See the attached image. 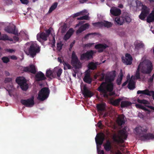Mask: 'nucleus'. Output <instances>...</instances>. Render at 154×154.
Instances as JSON below:
<instances>
[{"label":"nucleus","instance_id":"obj_1","mask_svg":"<svg viewBox=\"0 0 154 154\" xmlns=\"http://www.w3.org/2000/svg\"><path fill=\"white\" fill-rule=\"evenodd\" d=\"M146 57L144 56L142 58L138 67L135 76H132L128 81V88L133 89L135 88V79H140V71L144 74H149L153 69V65L151 61L146 59Z\"/></svg>","mask_w":154,"mask_h":154},{"label":"nucleus","instance_id":"obj_2","mask_svg":"<svg viewBox=\"0 0 154 154\" xmlns=\"http://www.w3.org/2000/svg\"><path fill=\"white\" fill-rule=\"evenodd\" d=\"M115 76L114 72H113L112 77L106 78L105 79L106 82H103L98 88V91L103 94L104 97H108V95L113 94V93L111 92L113 89V85L111 82L114 80Z\"/></svg>","mask_w":154,"mask_h":154},{"label":"nucleus","instance_id":"obj_3","mask_svg":"<svg viewBox=\"0 0 154 154\" xmlns=\"http://www.w3.org/2000/svg\"><path fill=\"white\" fill-rule=\"evenodd\" d=\"M147 129L145 127L138 126L136 128L134 132L135 134L139 135L141 137L142 140H149L154 138V135L150 134H145Z\"/></svg>","mask_w":154,"mask_h":154},{"label":"nucleus","instance_id":"obj_4","mask_svg":"<svg viewBox=\"0 0 154 154\" xmlns=\"http://www.w3.org/2000/svg\"><path fill=\"white\" fill-rule=\"evenodd\" d=\"M52 30V29L50 28L46 30V33L42 32L38 33L37 35V40L40 42H41V39L44 41H46L47 40V37L50 34H51L53 40L52 41H50V42L51 44V47L54 48V47H55V41L54 38V35L53 34Z\"/></svg>","mask_w":154,"mask_h":154},{"label":"nucleus","instance_id":"obj_5","mask_svg":"<svg viewBox=\"0 0 154 154\" xmlns=\"http://www.w3.org/2000/svg\"><path fill=\"white\" fill-rule=\"evenodd\" d=\"M128 129V128L125 127L123 129L119 131L117 134H114L113 137L114 141L117 143H123L127 137V131Z\"/></svg>","mask_w":154,"mask_h":154},{"label":"nucleus","instance_id":"obj_6","mask_svg":"<svg viewBox=\"0 0 154 154\" xmlns=\"http://www.w3.org/2000/svg\"><path fill=\"white\" fill-rule=\"evenodd\" d=\"M26 45H30V48L27 51L25 50V52L27 54L30 55L32 57H33L37 53H38L40 51V48L35 42L27 43Z\"/></svg>","mask_w":154,"mask_h":154},{"label":"nucleus","instance_id":"obj_7","mask_svg":"<svg viewBox=\"0 0 154 154\" xmlns=\"http://www.w3.org/2000/svg\"><path fill=\"white\" fill-rule=\"evenodd\" d=\"M136 3L137 8L142 10L141 13L139 16V17L141 20H143L150 12V10L146 6L143 5L140 1H137Z\"/></svg>","mask_w":154,"mask_h":154},{"label":"nucleus","instance_id":"obj_8","mask_svg":"<svg viewBox=\"0 0 154 154\" xmlns=\"http://www.w3.org/2000/svg\"><path fill=\"white\" fill-rule=\"evenodd\" d=\"M104 135L103 133L98 134H97L95 138V141L97 144V150L98 154H104V151L103 150H99L100 147L98 145H101L104 139Z\"/></svg>","mask_w":154,"mask_h":154},{"label":"nucleus","instance_id":"obj_9","mask_svg":"<svg viewBox=\"0 0 154 154\" xmlns=\"http://www.w3.org/2000/svg\"><path fill=\"white\" fill-rule=\"evenodd\" d=\"M49 93V91L48 88H43L39 91L38 98L40 100H43L48 97Z\"/></svg>","mask_w":154,"mask_h":154},{"label":"nucleus","instance_id":"obj_10","mask_svg":"<svg viewBox=\"0 0 154 154\" xmlns=\"http://www.w3.org/2000/svg\"><path fill=\"white\" fill-rule=\"evenodd\" d=\"M16 82L20 85L21 89L23 90H26L28 87V85L26 83V81L23 77H18L16 79Z\"/></svg>","mask_w":154,"mask_h":154},{"label":"nucleus","instance_id":"obj_11","mask_svg":"<svg viewBox=\"0 0 154 154\" xmlns=\"http://www.w3.org/2000/svg\"><path fill=\"white\" fill-rule=\"evenodd\" d=\"M71 64L76 68H79L80 65V63L78 60L75 52H72L71 60Z\"/></svg>","mask_w":154,"mask_h":154},{"label":"nucleus","instance_id":"obj_12","mask_svg":"<svg viewBox=\"0 0 154 154\" xmlns=\"http://www.w3.org/2000/svg\"><path fill=\"white\" fill-rule=\"evenodd\" d=\"M85 22L84 21H81L79 23L76 25V27L80 26L79 29L76 31V33L77 34H79L88 28L89 24L86 23L85 24H82Z\"/></svg>","mask_w":154,"mask_h":154},{"label":"nucleus","instance_id":"obj_13","mask_svg":"<svg viewBox=\"0 0 154 154\" xmlns=\"http://www.w3.org/2000/svg\"><path fill=\"white\" fill-rule=\"evenodd\" d=\"M34 97H32L31 98L27 100H22L21 101V103L27 107H31L34 104Z\"/></svg>","mask_w":154,"mask_h":154},{"label":"nucleus","instance_id":"obj_14","mask_svg":"<svg viewBox=\"0 0 154 154\" xmlns=\"http://www.w3.org/2000/svg\"><path fill=\"white\" fill-rule=\"evenodd\" d=\"M95 52L92 50L87 51L86 53L82 54L81 56V59L89 60L92 58L93 55Z\"/></svg>","mask_w":154,"mask_h":154},{"label":"nucleus","instance_id":"obj_15","mask_svg":"<svg viewBox=\"0 0 154 154\" xmlns=\"http://www.w3.org/2000/svg\"><path fill=\"white\" fill-rule=\"evenodd\" d=\"M108 44L105 43L98 44L95 46V48L99 52H102L105 49L109 47Z\"/></svg>","mask_w":154,"mask_h":154},{"label":"nucleus","instance_id":"obj_16","mask_svg":"<svg viewBox=\"0 0 154 154\" xmlns=\"http://www.w3.org/2000/svg\"><path fill=\"white\" fill-rule=\"evenodd\" d=\"M122 61L126 65H130L132 63V58L131 56L129 54H125V57H122Z\"/></svg>","mask_w":154,"mask_h":154},{"label":"nucleus","instance_id":"obj_17","mask_svg":"<svg viewBox=\"0 0 154 154\" xmlns=\"http://www.w3.org/2000/svg\"><path fill=\"white\" fill-rule=\"evenodd\" d=\"M110 15L112 16V15L114 16H118L120 14H121V11L119 8L115 7H112L111 8L110 11Z\"/></svg>","mask_w":154,"mask_h":154},{"label":"nucleus","instance_id":"obj_18","mask_svg":"<svg viewBox=\"0 0 154 154\" xmlns=\"http://www.w3.org/2000/svg\"><path fill=\"white\" fill-rule=\"evenodd\" d=\"M5 30L9 33H12L14 34H17V32L15 30V26L13 24H10L9 26H8L5 28Z\"/></svg>","mask_w":154,"mask_h":154},{"label":"nucleus","instance_id":"obj_19","mask_svg":"<svg viewBox=\"0 0 154 154\" xmlns=\"http://www.w3.org/2000/svg\"><path fill=\"white\" fill-rule=\"evenodd\" d=\"M82 93L85 97H91L93 95V93L88 90L85 86L83 87V90L82 91Z\"/></svg>","mask_w":154,"mask_h":154},{"label":"nucleus","instance_id":"obj_20","mask_svg":"<svg viewBox=\"0 0 154 154\" xmlns=\"http://www.w3.org/2000/svg\"><path fill=\"white\" fill-rule=\"evenodd\" d=\"M137 94H142L149 96H152L154 100V92L153 91H149L148 90H145L143 91L139 90L137 91Z\"/></svg>","mask_w":154,"mask_h":154},{"label":"nucleus","instance_id":"obj_21","mask_svg":"<svg viewBox=\"0 0 154 154\" xmlns=\"http://www.w3.org/2000/svg\"><path fill=\"white\" fill-rule=\"evenodd\" d=\"M24 70L26 72H29L35 74L36 72V69L33 65H30V66L24 68Z\"/></svg>","mask_w":154,"mask_h":154},{"label":"nucleus","instance_id":"obj_22","mask_svg":"<svg viewBox=\"0 0 154 154\" xmlns=\"http://www.w3.org/2000/svg\"><path fill=\"white\" fill-rule=\"evenodd\" d=\"M45 78H46L44 74L41 72H38L35 75L36 80L38 81L44 80Z\"/></svg>","mask_w":154,"mask_h":154},{"label":"nucleus","instance_id":"obj_23","mask_svg":"<svg viewBox=\"0 0 154 154\" xmlns=\"http://www.w3.org/2000/svg\"><path fill=\"white\" fill-rule=\"evenodd\" d=\"M83 80L84 82L89 84L91 82L92 79L90 76V73L88 71L85 73Z\"/></svg>","mask_w":154,"mask_h":154},{"label":"nucleus","instance_id":"obj_24","mask_svg":"<svg viewBox=\"0 0 154 154\" xmlns=\"http://www.w3.org/2000/svg\"><path fill=\"white\" fill-rule=\"evenodd\" d=\"M117 122L119 125H122L124 124L125 119L123 115H121L119 116L117 120Z\"/></svg>","mask_w":154,"mask_h":154},{"label":"nucleus","instance_id":"obj_25","mask_svg":"<svg viewBox=\"0 0 154 154\" xmlns=\"http://www.w3.org/2000/svg\"><path fill=\"white\" fill-rule=\"evenodd\" d=\"M74 30L72 28H70L64 37V39L66 40L68 39L73 34Z\"/></svg>","mask_w":154,"mask_h":154},{"label":"nucleus","instance_id":"obj_26","mask_svg":"<svg viewBox=\"0 0 154 154\" xmlns=\"http://www.w3.org/2000/svg\"><path fill=\"white\" fill-rule=\"evenodd\" d=\"M115 21L117 24L121 25L125 22L124 17L122 16L120 17H117L115 19Z\"/></svg>","mask_w":154,"mask_h":154},{"label":"nucleus","instance_id":"obj_27","mask_svg":"<svg viewBox=\"0 0 154 154\" xmlns=\"http://www.w3.org/2000/svg\"><path fill=\"white\" fill-rule=\"evenodd\" d=\"M147 21L148 23H150L154 21V8L151 14L148 16Z\"/></svg>","mask_w":154,"mask_h":154},{"label":"nucleus","instance_id":"obj_28","mask_svg":"<svg viewBox=\"0 0 154 154\" xmlns=\"http://www.w3.org/2000/svg\"><path fill=\"white\" fill-rule=\"evenodd\" d=\"M68 27L67 24L64 23L60 27L59 30L62 33H64L66 31Z\"/></svg>","mask_w":154,"mask_h":154},{"label":"nucleus","instance_id":"obj_29","mask_svg":"<svg viewBox=\"0 0 154 154\" xmlns=\"http://www.w3.org/2000/svg\"><path fill=\"white\" fill-rule=\"evenodd\" d=\"M136 48L138 49L140 48H143L144 45L142 42H137L135 43Z\"/></svg>","mask_w":154,"mask_h":154},{"label":"nucleus","instance_id":"obj_30","mask_svg":"<svg viewBox=\"0 0 154 154\" xmlns=\"http://www.w3.org/2000/svg\"><path fill=\"white\" fill-rule=\"evenodd\" d=\"M87 13L88 12L86 10H84L82 11L73 14V17H75L80 15H84L85 14H87Z\"/></svg>","mask_w":154,"mask_h":154},{"label":"nucleus","instance_id":"obj_31","mask_svg":"<svg viewBox=\"0 0 154 154\" xmlns=\"http://www.w3.org/2000/svg\"><path fill=\"white\" fill-rule=\"evenodd\" d=\"M131 103L130 102L127 101H122L121 103V107H126L130 106Z\"/></svg>","mask_w":154,"mask_h":154},{"label":"nucleus","instance_id":"obj_32","mask_svg":"<svg viewBox=\"0 0 154 154\" xmlns=\"http://www.w3.org/2000/svg\"><path fill=\"white\" fill-rule=\"evenodd\" d=\"M57 5L58 4L57 2H56L54 3L50 8L48 13L49 14L51 13L56 8Z\"/></svg>","mask_w":154,"mask_h":154},{"label":"nucleus","instance_id":"obj_33","mask_svg":"<svg viewBox=\"0 0 154 154\" xmlns=\"http://www.w3.org/2000/svg\"><path fill=\"white\" fill-rule=\"evenodd\" d=\"M98 65L97 63H94L93 62H91L88 65V68L90 69H94L96 68L97 66Z\"/></svg>","mask_w":154,"mask_h":154},{"label":"nucleus","instance_id":"obj_34","mask_svg":"<svg viewBox=\"0 0 154 154\" xmlns=\"http://www.w3.org/2000/svg\"><path fill=\"white\" fill-rule=\"evenodd\" d=\"M54 72H55L57 73V76L59 77L62 72V69L60 68H58L57 67H56L54 68Z\"/></svg>","mask_w":154,"mask_h":154},{"label":"nucleus","instance_id":"obj_35","mask_svg":"<svg viewBox=\"0 0 154 154\" xmlns=\"http://www.w3.org/2000/svg\"><path fill=\"white\" fill-rule=\"evenodd\" d=\"M123 76V73L122 72V70H121V72L119 74V75L118 77V79L117 80V84L119 85H120L121 84V82L122 80Z\"/></svg>","mask_w":154,"mask_h":154},{"label":"nucleus","instance_id":"obj_36","mask_svg":"<svg viewBox=\"0 0 154 154\" xmlns=\"http://www.w3.org/2000/svg\"><path fill=\"white\" fill-rule=\"evenodd\" d=\"M104 147L105 149L107 151H109L111 149L110 143L107 141L104 145Z\"/></svg>","mask_w":154,"mask_h":154},{"label":"nucleus","instance_id":"obj_37","mask_svg":"<svg viewBox=\"0 0 154 154\" xmlns=\"http://www.w3.org/2000/svg\"><path fill=\"white\" fill-rule=\"evenodd\" d=\"M54 74V71L53 72L50 70V69H48L46 72V76L50 77L51 76H53V74Z\"/></svg>","mask_w":154,"mask_h":154},{"label":"nucleus","instance_id":"obj_38","mask_svg":"<svg viewBox=\"0 0 154 154\" xmlns=\"http://www.w3.org/2000/svg\"><path fill=\"white\" fill-rule=\"evenodd\" d=\"M122 17H124L125 22H130L131 21V19L128 15L123 14Z\"/></svg>","mask_w":154,"mask_h":154},{"label":"nucleus","instance_id":"obj_39","mask_svg":"<svg viewBox=\"0 0 154 154\" xmlns=\"http://www.w3.org/2000/svg\"><path fill=\"white\" fill-rule=\"evenodd\" d=\"M103 21L101 22H99L94 23L93 24V25L96 27L100 28L103 26Z\"/></svg>","mask_w":154,"mask_h":154},{"label":"nucleus","instance_id":"obj_40","mask_svg":"<svg viewBox=\"0 0 154 154\" xmlns=\"http://www.w3.org/2000/svg\"><path fill=\"white\" fill-rule=\"evenodd\" d=\"M123 100L122 98H119L115 100H113L111 102L112 104L116 106L118 105L121 101Z\"/></svg>","mask_w":154,"mask_h":154},{"label":"nucleus","instance_id":"obj_41","mask_svg":"<svg viewBox=\"0 0 154 154\" xmlns=\"http://www.w3.org/2000/svg\"><path fill=\"white\" fill-rule=\"evenodd\" d=\"M0 40H9L11 41H12L11 38L9 39L8 36L6 35H3L0 36Z\"/></svg>","mask_w":154,"mask_h":154},{"label":"nucleus","instance_id":"obj_42","mask_svg":"<svg viewBox=\"0 0 154 154\" xmlns=\"http://www.w3.org/2000/svg\"><path fill=\"white\" fill-rule=\"evenodd\" d=\"M103 26H104L108 28L111 26L112 25L110 22L105 21H103Z\"/></svg>","mask_w":154,"mask_h":154},{"label":"nucleus","instance_id":"obj_43","mask_svg":"<svg viewBox=\"0 0 154 154\" xmlns=\"http://www.w3.org/2000/svg\"><path fill=\"white\" fill-rule=\"evenodd\" d=\"M63 64L64 66V69H71V66L68 63L64 62L63 63Z\"/></svg>","mask_w":154,"mask_h":154},{"label":"nucleus","instance_id":"obj_44","mask_svg":"<svg viewBox=\"0 0 154 154\" xmlns=\"http://www.w3.org/2000/svg\"><path fill=\"white\" fill-rule=\"evenodd\" d=\"M105 105L104 104H99L97 106V108L99 111H102L104 109Z\"/></svg>","mask_w":154,"mask_h":154},{"label":"nucleus","instance_id":"obj_45","mask_svg":"<svg viewBox=\"0 0 154 154\" xmlns=\"http://www.w3.org/2000/svg\"><path fill=\"white\" fill-rule=\"evenodd\" d=\"M137 102L139 103H143L145 105H147L149 103L148 101L145 100L138 99Z\"/></svg>","mask_w":154,"mask_h":154},{"label":"nucleus","instance_id":"obj_46","mask_svg":"<svg viewBox=\"0 0 154 154\" xmlns=\"http://www.w3.org/2000/svg\"><path fill=\"white\" fill-rule=\"evenodd\" d=\"M136 106L137 108H141L142 109H144L145 110L148 111V112H150V111L149 110L145 108V107H143L140 104H136Z\"/></svg>","mask_w":154,"mask_h":154},{"label":"nucleus","instance_id":"obj_47","mask_svg":"<svg viewBox=\"0 0 154 154\" xmlns=\"http://www.w3.org/2000/svg\"><path fill=\"white\" fill-rule=\"evenodd\" d=\"M63 44L61 42H59L57 44V49L58 51H60L62 49Z\"/></svg>","mask_w":154,"mask_h":154},{"label":"nucleus","instance_id":"obj_48","mask_svg":"<svg viewBox=\"0 0 154 154\" xmlns=\"http://www.w3.org/2000/svg\"><path fill=\"white\" fill-rule=\"evenodd\" d=\"M78 20H88L89 19V17L88 15H86L84 16H83L82 17H80L79 18H78Z\"/></svg>","mask_w":154,"mask_h":154},{"label":"nucleus","instance_id":"obj_49","mask_svg":"<svg viewBox=\"0 0 154 154\" xmlns=\"http://www.w3.org/2000/svg\"><path fill=\"white\" fill-rule=\"evenodd\" d=\"M19 35H20L21 36H26L27 37V35L26 33H25L24 31H21L19 34Z\"/></svg>","mask_w":154,"mask_h":154},{"label":"nucleus","instance_id":"obj_50","mask_svg":"<svg viewBox=\"0 0 154 154\" xmlns=\"http://www.w3.org/2000/svg\"><path fill=\"white\" fill-rule=\"evenodd\" d=\"M3 61L5 63H7L9 61V59L8 58L5 57L2 58Z\"/></svg>","mask_w":154,"mask_h":154},{"label":"nucleus","instance_id":"obj_51","mask_svg":"<svg viewBox=\"0 0 154 154\" xmlns=\"http://www.w3.org/2000/svg\"><path fill=\"white\" fill-rule=\"evenodd\" d=\"M94 43H88L85 45V47L86 48H90L93 45Z\"/></svg>","mask_w":154,"mask_h":154},{"label":"nucleus","instance_id":"obj_52","mask_svg":"<svg viewBox=\"0 0 154 154\" xmlns=\"http://www.w3.org/2000/svg\"><path fill=\"white\" fill-rule=\"evenodd\" d=\"M22 3L24 4L27 5L29 3L28 0H20Z\"/></svg>","mask_w":154,"mask_h":154},{"label":"nucleus","instance_id":"obj_53","mask_svg":"<svg viewBox=\"0 0 154 154\" xmlns=\"http://www.w3.org/2000/svg\"><path fill=\"white\" fill-rule=\"evenodd\" d=\"M130 75H128V76H127V81L125 82H124L122 85V86H125L127 83H128V78H130Z\"/></svg>","mask_w":154,"mask_h":154},{"label":"nucleus","instance_id":"obj_54","mask_svg":"<svg viewBox=\"0 0 154 154\" xmlns=\"http://www.w3.org/2000/svg\"><path fill=\"white\" fill-rule=\"evenodd\" d=\"M94 34L93 33H88V34H87V35H86L84 37V38L85 39H87L89 37L92 35H93Z\"/></svg>","mask_w":154,"mask_h":154},{"label":"nucleus","instance_id":"obj_55","mask_svg":"<svg viewBox=\"0 0 154 154\" xmlns=\"http://www.w3.org/2000/svg\"><path fill=\"white\" fill-rule=\"evenodd\" d=\"M75 42V41H73V42H72L71 43V44L70 45V48H69V51H71L72 48L73 47V46L74 45Z\"/></svg>","mask_w":154,"mask_h":154},{"label":"nucleus","instance_id":"obj_56","mask_svg":"<svg viewBox=\"0 0 154 154\" xmlns=\"http://www.w3.org/2000/svg\"><path fill=\"white\" fill-rule=\"evenodd\" d=\"M10 88L8 87V89L7 90V91H8L9 94L10 95V91H11V90H13V87L12 85H10Z\"/></svg>","mask_w":154,"mask_h":154},{"label":"nucleus","instance_id":"obj_57","mask_svg":"<svg viewBox=\"0 0 154 154\" xmlns=\"http://www.w3.org/2000/svg\"><path fill=\"white\" fill-rule=\"evenodd\" d=\"M12 79L11 78H8L5 79V82H10L11 81Z\"/></svg>","mask_w":154,"mask_h":154},{"label":"nucleus","instance_id":"obj_58","mask_svg":"<svg viewBox=\"0 0 154 154\" xmlns=\"http://www.w3.org/2000/svg\"><path fill=\"white\" fill-rule=\"evenodd\" d=\"M101 122V121H99L97 125V126L100 128H101L102 127V124Z\"/></svg>","mask_w":154,"mask_h":154},{"label":"nucleus","instance_id":"obj_59","mask_svg":"<svg viewBox=\"0 0 154 154\" xmlns=\"http://www.w3.org/2000/svg\"><path fill=\"white\" fill-rule=\"evenodd\" d=\"M6 51L10 53H13L15 52V50L13 49H7Z\"/></svg>","mask_w":154,"mask_h":154},{"label":"nucleus","instance_id":"obj_60","mask_svg":"<svg viewBox=\"0 0 154 154\" xmlns=\"http://www.w3.org/2000/svg\"><path fill=\"white\" fill-rule=\"evenodd\" d=\"M11 59H13V60H16L17 59L16 57L15 56H14V55L11 56Z\"/></svg>","mask_w":154,"mask_h":154},{"label":"nucleus","instance_id":"obj_61","mask_svg":"<svg viewBox=\"0 0 154 154\" xmlns=\"http://www.w3.org/2000/svg\"><path fill=\"white\" fill-rule=\"evenodd\" d=\"M88 0H80L79 2L81 3H83L85 2Z\"/></svg>","mask_w":154,"mask_h":154},{"label":"nucleus","instance_id":"obj_62","mask_svg":"<svg viewBox=\"0 0 154 154\" xmlns=\"http://www.w3.org/2000/svg\"><path fill=\"white\" fill-rule=\"evenodd\" d=\"M14 39L16 41H18L19 40V38L17 36L14 37Z\"/></svg>","mask_w":154,"mask_h":154},{"label":"nucleus","instance_id":"obj_63","mask_svg":"<svg viewBox=\"0 0 154 154\" xmlns=\"http://www.w3.org/2000/svg\"><path fill=\"white\" fill-rule=\"evenodd\" d=\"M5 75L6 76H9L10 75L8 71H5Z\"/></svg>","mask_w":154,"mask_h":154},{"label":"nucleus","instance_id":"obj_64","mask_svg":"<svg viewBox=\"0 0 154 154\" xmlns=\"http://www.w3.org/2000/svg\"><path fill=\"white\" fill-rule=\"evenodd\" d=\"M147 107L150 108L152 109L154 111V106H146Z\"/></svg>","mask_w":154,"mask_h":154}]
</instances>
